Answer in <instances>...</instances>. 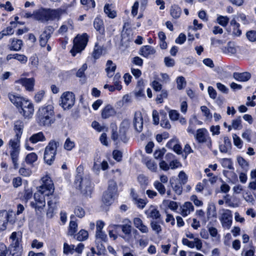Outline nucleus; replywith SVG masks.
Masks as SVG:
<instances>
[{
	"mask_svg": "<svg viewBox=\"0 0 256 256\" xmlns=\"http://www.w3.org/2000/svg\"><path fill=\"white\" fill-rule=\"evenodd\" d=\"M227 53L234 54L236 52L234 44L233 42H229L226 46Z\"/></svg>",
	"mask_w": 256,
	"mask_h": 256,
	"instance_id": "obj_61",
	"label": "nucleus"
},
{
	"mask_svg": "<svg viewBox=\"0 0 256 256\" xmlns=\"http://www.w3.org/2000/svg\"><path fill=\"white\" fill-rule=\"evenodd\" d=\"M34 112V108L32 104L30 106H28L26 108H22L20 113H22L23 116L26 118L30 116Z\"/></svg>",
	"mask_w": 256,
	"mask_h": 256,
	"instance_id": "obj_43",
	"label": "nucleus"
},
{
	"mask_svg": "<svg viewBox=\"0 0 256 256\" xmlns=\"http://www.w3.org/2000/svg\"><path fill=\"white\" fill-rule=\"evenodd\" d=\"M78 224L74 220H71L69 225L68 234L70 236L74 235L78 229Z\"/></svg>",
	"mask_w": 256,
	"mask_h": 256,
	"instance_id": "obj_49",
	"label": "nucleus"
},
{
	"mask_svg": "<svg viewBox=\"0 0 256 256\" xmlns=\"http://www.w3.org/2000/svg\"><path fill=\"white\" fill-rule=\"evenodd\" d=\"M38 160V156L34 152H31L27 154L25 158L27 164L32 165Z\"/></svg>",
	"mask_w": 256,
	"mask_h": 256,
	"instance_id": "obj_39",
	"label": "nucleus"
},
{
	"mask_svg": "<svg viewBox=\"0 0 256 256\" xmlns=\"http://www.w3.org/2000/svg\"><path fill=\"white\" fill-rule=\"evenodd\" d=\"M152 230L157 234H160L162 232V227L159 224V220H152L150 223Z\"/></svg>",
	"mask_w": 256,
	"mask_h": 256,
	"instance_id": "obj_45",
	"label": "nucleus"
},
{
	"mask_svg": "<svg viewBox=\"0 0 256 256\" xmlns=\"http://www.w3.org/2000/svg\"><path fill=\"white\" fill-rule=\"evenodd\" d=\"M10 254L8 256H20L22 254V246H10Z\"/></svg>",
	"mask_w": 256,
	"mask_h": 256,
	"instance_id": "obj_33",
	"label": "nucleus"
},
{
	"mask_svg": "<svg viewBox=\"0 0 256 256\" xmlns=\"http://www.w3.org/2000/svg\"><path fill=\"white\" fill-rule=\"evenodd\" d=\"M20 150H10V156L14 164V168L15 169H17L18 168V155L20 154Z\"/></svg>",
	"mask_w": 256,
	"mask_h": 256,
	"instance_id": "obj_32",
	"label": "nucleus"
},
{
	"mask_svg": "<svg viewBox=\"0 0 256 256\" xmlns=\"http://www.w3.org/2000/svg\"><path fill=\"white\" fill-rule=\"evenodd\" d=\"M12 210L0 211V230H4L6 228L8 222L14 224V220L12 218Z\"/></svg>",
	"mask_w": 256,
	"mask_h": 256,
	"instance_id": "obj_8",
	"label": "nucleus"
},
{
	"mask_svg": "<svg viewBox=\"0 0 256 256\" xmlns=\"http://www.w3.org/2000/svg\"><path fill=\"white\" fill-rule=\"evenodd\" d=\"M80 2L83 5H86L88 8H94L96 6L94 0H80Z\"/></svg>",
	"mask_w": 256,
	"mask_h": 256,
	"instance_id": "obj_63",
	"label": "nucleus"
},
{
	"mask_svg": "<svg viewBox=\"0 0 256 256\" xmlns=\"http://www.w3.org/2000/svg\"><path fill=\"white\" fill-rule=\"evenodd\" d=\"M220 220L222 226L226 229H230L232 224V215L229 210L222 209L220 210Z\"/></svg>",
	"mask_w": 256,
	"mask_h": 256,
	"instance_id": "obj_9",
	"label": "nucleus"
},
{
	"mask_svg": "<svg viewBox=\"0 0 256 256\" xmlns=\"http://www.w3.org/2000/svg\"><path fill=\"white\" fill-rule=\"evenodd\" d=\"M224 144L220 146V150L222 152H227L232 147V144L230 139L228 136L224 138Z\"/></svg>",
	"mask_w": 256,
	"mask_h": 256,
	"instance_id": "obj_25",
	"label": "nucleus"
},
{
	"mask_svg": "<svg viewBox=\"0 0 256 256\" xmlns=\"http://www.w3.org/2000/svg\"><path fill=\"white\" fill-rule=\"evenodd\" d=\"M75 146V143L70 138H68L66 139L64 144V148L67 150H71Z\"/></svg>",
	"mask_w": 256,
	"mask_h": 256,
	"instance_id": "obj_50",
	"label": "nucleus"
},
{
	"mask_svg": "<svg viewBox=\"0 0 256 256\" xmlns=\"http://www.w3.org/2000/svg\"><path fill=\"white\" fill-rule=\"evenodd\" d=\"M251 75L249 72H244L242 73L234 72V78L240 82H246L250 78Z\"/></svg>",
	"mask_w": 256,
	"mask_h": 256,
	"instance_id": "obj_23",
	"label": "nucleus"
},
{
	"mask_svg": "<svg viewBox=\"0 0 256 256\" xmlns=\"http://www.w3.org/2000/svg\"><path fill=\"white\" fill-rule=\"evenodd\" d=\"M29 140L32 144H36L39 142L46 140V138L42 132H39L32 134L29 138Z\"/></svg>",
	"mask_w": 256,
	"mask_h": 256,
	"instance_id": "obj_27",
	"label": "nucleus"
},
{
	"mask_svg": "<svg viewBox=\"0 0 256 256\" xmlns=\"http://www.w3.org/2000/svg\"><path fill=\"white\" fill-rule=\"evenodd\" d=\"M134 226L142 233H148V228L143 223L142 220L139 218H135L133 220Z\"/></svg>",
	"mask_w": 256,
	"mask_h": 256,
	"instance_id": "obj_17",
	"label": "nucleus"
},
{
	"mask_svg": "<svg viewBox=\"0 0 256 256\" xmlns=\"http://www.w3.org/2000/svg\"><path fill=\"white\" fill-rule=\"evenodd\" d=\"M62 10L60 8H46V22L48 20H58L62 14Z\"/></svg>",
	"mask_w": 256,
	"mask_h": 256,
	"instance_id": "obj_12",
	"label": "nucleus"
},
{
	"mask_svg": "<svg viewBox=\"0 0 256 256\" xmlns=\"http://www.w3.org/2000/svg\"><path fill=\"white\" fill-rule=\"evenodd\" d=\"M75 102V96L72 92H66L60 96V106L64 110L70 109Z\"/></svg>",
	"mask_w": 256,
	"mask_h": 256,
	"instance_id": "obj_6",
	"label": "nucleus"
},
{
	"mask_svg": "<svg viewBox=\"0 0 256 256\" xmlns=\"http://www.w3.org/2000/svg\"><path fill=\"white\" fill-rule=\"evenodd\" d=\"M88 40V36L86 33L81 36H77L73 40V48L70 50L72 55L74 56L77 53L83 50L87 44Z\"/></svg>",
	"mask_w": 256,
	"mask_h": 256,
	"instance_id": "obj_5",
	"label": "nucleus"
},
{
	"mask_svg": "<svg viewBox=\"0 0 256 256\" xmlns=\"http://www.w3.org/2000/svg\"><path fill=\"white\" fill-rule=\"evenodd\" d=\"M237 162L243 170L246 172L248 170V163L242 157L238 156L237 157Z\"/></svg>",
	"mask_w": 256,
	"mask_h": 256,
	"instance_id": "obj_41",
	"label": "nucleus"
},
{
	"mask_svg": "<svg viewBox=\"0 0 256 256\" xmlns=\"http://www.w3.org/2000/svg\"><path fill=\"white\" fill-rule=\"evenodd\" d=\"M36 120L40 126H50L56 120L54 107L48 104L40 107L36 114Z\"/></svg>",
	"mask_w": 256,
	"mask_h": 256,
	"instance_id": "obj_2",
	"label": "nucleus"
},
{
	"mask_svg": "<svg viewBox=\"0 0 256 256\" xmlns=\"http://www.w3.org/2000/svg\"><path fill=\"white\" fill-rule=\"evenodd\" d=\"M146 166L152 172H155L157 168L156 164L152 160H148L146 162Z\"/></svg>",
	"mask_w": 256,
	"mask_h": 256,
	"instance_id": "obj_60",
	"label": "nucleus"
},
{
	"mask_svg": "<svg viewBox=\"0 0 256 256\" xmlns=\"http://www.w3.org/2000/svg\"><path fill=\"white\" fill-rule=\"evenodd\" d=\"M34 16L37 20L42 22H46V8L34 12Z\"/></svg>",
	"mask_w": 256,
	"mask_h": 256,
	"instance_id": "obj_26",
	"label": "nucleus"
},
{
	"mask_svg": "<svg viewBox=\"0 0 256 256\" xmlns=\"http://www.w3.org/2000/svg\"><path fill=\"white\" fill-rule=\"evenodd\" d=\"M168 94L166 90H162L161 93L157 96L156 101L157 102L161 104L163 102V99L168 97Z\"/></svg>",
	"mask_w": 256,
	"mask_h": 256,
	"instance_id": "obj_55",
	"label": "nucleus"
},
{
	"mask_svg": "<svg viewBox=\"0 0 256 256\" xmlns=\"http://www.w3.org/2000/svg\"><path fill=\"white\" fill-rule=\"evenodd\" d=\"M178 178L180 179V180H178L179 182L182 183V184H184L186 182L187 176L185 172L183 171L180 172L178 174Z\"/></svg>",
	"mask_w": 256,
	"mask_h": 256,
	"instance_id": "obj_64",
	"label": "nucleus"
},
{
	"mask_svg": "<svg viewBox=\"0 0 256 256\" xmlns=\"http://www.w3.org/2000/svg\"><path fill=\"white\" fill-rule=\"evenodd\" d=\"M50 38V32L47 33L46 30H44L42 34L40 36V44L42 47H44L49 38Z\"/></svg>",
	"mask_w": 256,
	"mask_h": 256,
	"instance_id": "obj_34",
	"label": "nucleus"
},
{
	"mask_svg": "<svg viewBox=\"0 0 256 256\" xmlns=\"http://www.w3.org/2000/svg\"><path fill=\"white\" fill-rule=\"evenodd\" d=\"M84 244L82 243H80L78 244L76 247L75 248V246L74 244H68L65 242L64 244V253L66 254H72L74 252H76L78 254H81L84 248Z\"/></svg>",
	"mask_w": 256,
	"mask_h": 256,
	"instance_id": "obj_10",
	"label": "nucleus"
},
{
	"mask_svg": "<svg viewBox=\"0 0 256 256\" xmlns=\"http://www.w3.org/2000/svg\"><path fill=\"white\" fill-rule=\"evenodd\" d=\"M144 82L142 80H140L138 82V84L136 89V95L138 96H142L144 94Z\"/></svg>",
	"mask_w": 256,
	"mask_h": 256,
	"instance_id": "obj_35",
	"label": "nucleus"
},
{
	"mask_svg": "<svg viewBox=\"0 0 256 256\" xmlns=\"http://www.w3.org/2000/svg\"><path fill=\"white\" fill-rule=\"evenodd\" d=\"M11 44L12 46L10 48L11 50L19 51L22 45V41L20 40H14V39L12 40Z\"/></svg>",
	"mask_w": 256,
	"mask_h": 256,
	"instance_id": "obj_37",
	"label": "nucleus"
},
{
	"mask_svg": "<svg viewBox=\"0 0 256 256\" xmlns=\"http://www.w3.org/2000/svg\"><path fill=\"white\" fill-rule=\"evenodd\" d=\"M96 244L98 250L96 254L98 255L104 254L106 252V250L104 246L102 244V242L96 240Z\"/></svg>",
	"mask_w": 256,
	"mask_h": 256,
	"instance_id": "obj_47",
	"label": "nucleus"
},
{
	"mask_svg": "<svg viewBox=\"0 0 256 256\" xmlns=\"http://www.w3.org/2000/svg\"><path fill=\"white\" fill-rule=\"evenodd\" d=\"M58 142L51 140L46 147L44 159V162L48 165H51L55 159L57 148L59 146Z\"/></svg>",
	"mask_w": 256,
	"mask_h": 256,
	"instance_id": "obj_4",
	"label": "nucleus"
},
{
	"mask_svg": "<svg viewBox=\"0 0 256 256\" xmlns=\"http://www.w3.org/2000/svg\"><path fill=\"white\" fill-rule=\"evenodd\" d=\"M8 98L10 102L18 108L19 107L20 102L22 103V100L23 98L22 97L18 96L13 94H9Z\"/></svg>",
	"mask_w": 256,
	"mask_h": 256,
	"instance_id": "obj_38",
	"label": "nucleus"
},
{
	"mask_svg": "<svg viewBox=\"0 0 256 256\" xmlns=\"http://www.w3.org/2000/svg\"><path fill=\"white\" fill-rule=\"evenodd\" d=\"M22 234L21 232H13L10 236V239L12 242L10 246H21L20 242L22 240Z\"/></svg>",
	"mask_w": 256,
	"mask_h": 256,
	"instance_id": "obj_16",
	"label": "nucleus"
},
{
	"mask_svg": "<svg viewBox=\"0 0 256 256\" xmlns=\"http://www.w3.org/2000/svg\"><path fill=\"white\" fill-rule=\"evenodd\" d=\"M20 82L28 90L32 91L33 90L34 82V78H22L20 80Z\"/></svg>",
	"mask_w": 256,
	"mask_h": 256,
	"instance_id": "obj_22",
	"label": "nucleus"
},
{
	"mask_svg": "<svg viewBox=\"0 0 256 256\" xmlns=\"http://www.w3.org/2000/svg\"><path fill=\"white\" fill-rule=\"evenodd\" d=\"M180 214L183 216H186L194 210V206L190 202H186L180 206Z\"/></svg>",
	"mask_w": 256,
	"mask_h": 256,
	"instance_id": "obj_18",
	"label": "nucleus"
},
{
	"mask_svg": "<svg viewBox=\"0 0 256 256\" xmlns=\"http://www.w3.org/2000/svg\"><path fill=\"white\" fill-rule=\"evenodd\" d=\"M176 83L177 88L178 90L183 89L186 85V82L185 80V78L183 76L178 77L176 80Z\"/></svg>",
	"mask_w": 256,
	"mask_h": 256,
	"instance_id": "obj_53",
	"label": "nucleus"
},
{
	"mask_svg": "<svg viewBox=\"0 0 256 256\" xmlns=\"http://www.w3.org/2000/svg\"><path fill=\"white\" fill-rule=\"evenodd\" d=\"M102 48L97 43L96 44L92 54L93 58L96 60L98 59L102 54Z\"/></svg>",
	"mask_w": 256,
	"mask_h": 256,
	"instance_id": "obj_40",
	"label": "nucleus"
},
{
	"mask_svg": "<svg viewBox=\"0 0 256 256\" xmlns=\"http://www.w3.org/2000/svg\"><path fill=\"white\" fill-rule=\"evenodd\" d=\"M170 185L174 192L178 195H180L182 192V184L176 178H172L170 180Z\"/></svg>",
	"mask_w": 256,
	"mask_h": 256,
	"instance_id": "obj_19",
	"label": "nucleus"
},
{
	"mask_svg": "<svg viewBox=\"0 0 256 256\" xmlns=\"http://www.w3.org/2000/svg\"><path fill=\"white\" fill-rule=\"evenodd\" d=\"M24 127V122L21 120H17L14 122V130L16 133V136L21 138Z\"/></svg>",
	"mask_w": 256,
	"mask_h": 256,
	"instance_id": "obj_21",
	"label": "nucleus"
},
{
	"mask_svg": "<svg viewBox=\"0 0 256 256\" xmlns=\"http://www.w3.org/2000/svg\"><path fill=\"white\" fill-rule=\"evenodd\" d=\"M143 118L140 112H136L133 120V126L135 130L140 132L143 129Z\"/></svg>",
	"mask_w": 256,
	"mask_h": 256,
	"instance_id": "obj_11",
	"label": "nucleus"
},
{
	"mask_svg": "<svg viewBox=\"0 0 256 256\" xmlns=\"http://www.w3.org/2000/svg\"><path fill=\"white\" fill-rule=\"evenodd\" d=\"M111 193L105 192L103 194L102 201L106 206L110 205L114 201V196Z\"/></svg>",
	"mask_w": 256,
	"mask_h": 256,
	"instance_id": "obj_31",
	"label": "nucleus"
},
{
	"mask_svg": "<svg viewBox=\"0 0 256 256\" xmlns=\"http://www.w3.org/2000/svg\"><path fill=\"white\" fill-rule=\"evenodd\" d=\"M74 212L76 216L80 218H83L85 216L86 214L84 209L79 206H78L75 208Z\"/></svg>",
	"mask_w": 256,
	"mask_h": 256,
	"instance_id": "obj_58",
	"label": "nucleus"
},
{
	"mask_svg": "<svg viewBox=\"0 0 256 256\" xmlns=\"http://www.w3.org/2000/svg\"><path fill=\"white\" fill-rule=\"evenodd\" d=\"M116 69V65L114 64L112 60H108L106 64V70L107 75L109 78L112 77Z\"/></svg>",
	"mask_w": 256,
	"mask_h": 256,
	"instance_id": "obj_28",
	"label": "nucleus"
},
{
	"mask_svg": "<svg viewBox=\"0 0 256 256\" xmlns=\"http://www.w3.org/2000/svg\"><path fill=\"white\" fill-rule=\"evenodd\" d=\"M88 235L87 231L82 230L77 234L76 239L78 241L84 240L88 238Z\"/></svg>",
	"mask_w": 256,
	"mask_h": 256,
	"instance_id": "obj_48",
	"label": "nucleus"
},
{
	"mask_svg": "<svg viewBox=\"0 0 256 256\" xmlns=\"http://www.w3.org/2000/svg\"><path fill=\"white\" fill-rule=\"evenodd\" d=\"M217 21L222 26H226L229 22V18L226 16H220L218 17Z\"/></svg>",
	"mask_w": 256,
	"mask_h": 256,
	"instance_id": "obj_56",
	"label": "nucleus"
},
{
	"mask_svg": "<svg viewBox=\"0 0 256 256\" xmlns=\"http://www.w3.org/2000/svg\"><path fill=\"white\" fill-rule=\"evenodd\" d=\"M116 190H117L116 183L113 180H109L108 188L106 192L111 193L113 194H116Z\"/></svg>",
	"mask_w": 256,
	"mask_h": 256,
	"instance_id": "obj_46",
	"label": "nucleus"
},
{
	"mask_svg": "<svg viewBox=\"0 0 256 256\" xmlns=\"http://www.w3.org/2000/svg\"><path fill=\"white\" fill-rule=\"evenodd\" d=\"M94 28L98 31L100 34L104 33V27L102 20L96 17L94 22Z\"/></svg>",
	"mask_w": 256,
	"mask_h": 256,
	"instance_id": "obj_24",
	"label": "nucleus"
},
{
	"mask_svg": "<svg viewBox=\"0 0 256 256\" xmlns=\"http://www.w3.org/2000/svg\"><path fill=\"white\" fill-rule=\"evenodd\" d=\"M96 240H100L106 242L107 240V236L102 231H98L96 232Z\"/></svg>",
	"mask_w": 256,
	"mask_h": 256,
	"instance_id": "obj_51",
	"label": "nucleus"
},
{
	"mask_svg": "<svg viewBox=\"0 0 256 256\" xmlns=\"http://www.w3.org/2000/svg\"><path fill=\"white\" fill-rule=\"evenodd\" d=\"M232 128L240 129L242 128V120L240 116L232 120Z\"/></svg>",
	"mask_w": 256,
	"mask_h": 256,
	"instance_id": "obj_52",
	"label": "nucleus"
},
{
	"mask_svg": "<svg viewBox=\"0 0 256 256\" xmlns=\"http://www.w3.org/2000/svg\"><path fill=\"white\" fill-rule=\"evenodd\" d=\"M83 170L82 166H80L77 168L76 172L78 174L76 176L74 186L76 188L81 190L83 194L90 196L92 190L90 176L88 175L83 178Z\"/></svg>",
	"mask_w": 256,
	"mask_h": 256,
	"instance_id": "obj_3",
	"label": "nucleus"
},
{
	"mask_svg": "<svg viewBox=\"0 0 256 256\" xmlns=\"http://www.w3.org/2000/svg\"><path fill=\"white\" fill-rule=\"evenodd\" d=\"M222 164L224 168H227L229 170L234 169L232 160L229 158H223L222 160Z\"/></svg>",
	"mask_w": 256,
	"mask_h": 256,
	"instance_id": "obj_54",
	"label": "nucleus"
},
{
	"mask_svg": "<svg viewBox=\"0 0 256 256\" xmlns=\"http://www.w3.org/2000/svg\"><path fill=\"white\" fill-rule=\"evenodd\" d=\"M42 180L43 184L34 194V202H30L31 206L35 208L37 214L42 213L46 206L45 196H52L54 192V184L49 176L43 177Z\"/></svg>",
	"mask_w": 256,
	"mask_h": 256,
	"instance_id": "obj_1",
	"label": "nucleus"
},
{
	"mask_svg": "<svg viewBox=\"0 0 256 256\" xmlns=\"http://www.w3.org/2000/svg\"><path fill=\"white\" fill-rule=\"evenodd\" d=\"M156 50L150 46H142L140 50V54L142 56L148 58L150 56L154 54Z\"/></svg>",
	"mask_w": 256,
	"mask_h": 256,
	"instance_id": "obj_20",
	"label": "nucleus"
},
{
	"mask_svg": "<svg viewBox=\"0 0 256 256\" xmlns=\"http://www.w3.org/2000/svg\"><path fill=\"white\" fill-rule=\"evenodd\" d=\"M232 138L234 140V144L238 148H241L242 147V141L240 137L236 134H233Z\"/></svg>",
	"mask_w": 256,
	"mask_h": 256,
	"instance_id": "obj_62",
	"label": "nucleus"
},
{
	"mask_svg": "<svg viewBox=\"0 0 256 256\" xmlns=\"http://www.w3.org/2000/svg\"><path fill=\"white\" fill-rule=\"evenodd\" d=\"M20 138L16 137L11 139L8 142V145L12 150H20Z\"/></svg>",
	"mask_w": 256,
	"mask_h": 256,
	"instance_id": "obj_30",
	"label": "nucleus"
},
{
	"mask_svg": "<svg viewBox=\"0 0 256 256\" xmlns=\"http://www.w3.org/2000/svg\"><path fill=\"white\" fill-rule=\"evenodd\" d=\"M147 217L152 218V220H159L160 218V214L158 209L153 206H151L148 210L145 212Z\"/></svg>",
	"mask_w": 256,
	"mask_h": 256,
	"instance_id": "obj_14",
	"label": "nucleus"
},
{
	"mask_svg": "<svg viewBox=\"0 0 256 256\" xmlns=\"http://www.w3.org/2000/svg\"><path fill=\"white\" fill-rule=\"evenodd\" d=\"M20 138L16 137L11 139L8 142V145L12 150H20Z\"/></svg>",
	"mask_w": 256,
	"mask_h": 256,
	"instance_id": "obj_29",
	"label": "nucleus"
},
{
	"mask_svg": "<svg viewBox=\"0 0 256 256\" xmlns=\"http://www.w3.org/2000/svg\"><path fill=\"white\" fill-rule=\"evenodd\" d=\"M116 114V111L112 106L110 104H108L102 110L101 114L102 118L106 119L114 116Z\"/></svg>",
	"mask_w": 256,
	"mask_h": 256,
	"instance_id": "obj_15",
	"label": "nucleus"
},
{
	"mask_svg": "<svg viewBox=\"0 0 256 256\" xmlns=\"http://www.w3.org/2000/svg\"><path fill=\"white\" fill-rule=\"evenodd\" d=\"M195 138L199 143H206L207 146L212 149V142L208 130L205 128H199L196 131Z\"/></svg>",
	"mask_w": 256,
	"mask_h": 256,
	"instance_id": "obj_7",
	"label": "nucleus"
},
{
	"mask_svg": "<svg viewBox=\"0 0 256 256\" xmlns=\"http://www.w3.org/2000/svg\"><path fill=\"white\" fill-rule=\"evenodd\" d=\"M246 36L247 38L252 42H254L256 41V31L255 30H249L246 34Z\"/></svg>",
	"mask_w": 256,
	"mask_h": 256,
	"instance_id": "obj_59",
	"label": "nucleus"
},
{
	"mask_svg": "<svg viewBox=\"0 0 256 256\" xmlns=\"http://www.w3.org/2000/svg\"><path fill=\"white\" fill-rule=\"evenodd\" d=\"M181 8L176 5H174L170 8V14L174 18H178L181 14Z\"/></svg>",
	"mask_w": 256,
	"mask_h": 256,
	"instance_id": "obj_36",
	"label": "nucleus"
},
{
	"mask_svg": "<svg viewBox=\"0 0 256 256\" xmlns=\"http://www.w3.org/2000/svg\"><path fill=\"white\" fill-rule=\"evenodd\" d=\"M104 12L110 18H114L116 17V12L112 10L109 4H106L104 6Z\"/></svg>",
	"mask_w": 256,
	"mask_h": 256,
	"instance_id": "obj_42",
	"label": "nucleus"
},
{
	"mask_svg": "<svg viewBox=\"0 0 256 256\" xmlns=\"http://www.w3.org/2000/svg\"><path fill=\"white\" fill-rule=\"evenodd\" d=\"M154 186L160 194L164 195L165 194L166 190L165 186L162 182L156 180L154 182Z\"/></svg>",
	"mask_w": 256,
	"mask_h": 256,
	"instance_id": "obj_44",
	"label": "nucleus"
},
{
	"mask_svg": "<svg viewBox=\"0 0 256 256\" xmlns=\"http://www.w3.org/2000/svg\"><path fill=\"white\" fill-rule=\"evenodd\" d=\"M168 115L170 119L172 121L177 120L180 118V114L176 110H170L168 112Z\"/></svg>",
	"mask_w": 256,
	"mask_h": 256,
	"instance_id": "obj_57",
	"label": "nucleus"
},
{
	"mask_svg": "<svg viewBox=\"0 0 256 256\" xmlns=\"http://www.w3.org/2000/svg\"><path fill=\"white\" fill-rule=\"evenodd\" d=\"M129 224H118V225H114V227L116 228H120L123 233L125 236H122V238L124 239L126 241L129 240V238L131 236L132 232V226L131 222L130 220H128Z\"/></svg>",
	"mask_w": 256,
	"mask_h": 256,
	"instance_id": "obj_13",
	"label": "nucleus"
}]
</instances>
